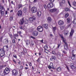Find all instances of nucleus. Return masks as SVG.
<instances>
[{
  "mask_svg": "<svg viewBox=\"0 0 76 76\" xmlns=\"http://www.w3.org/2000/svg\"><path fill=\"white\" fill-rule=\"evenodd\" d=\"M67 23H70V18H68L67 19Z\"/></svg>",
  "mask_w": 76,
  "mask_h": 76,
  "instance_id": "nucleus-26",
  "label": "nucleus"
},
{
  "mask_svg": "<svg viewBox=\"0 0 76 76\" xmlns=\"http://www.w3.org/2000/svg\"><path fill=\"white\" fill-rule=\"evenodd\" d=\"M62 3H63V4H64V3H65V0H63L61 2Z\"/></svg>",
  "mask_w": 76,
  "mask_h": 76,
  "instance_id": "nucleus-49",
  "label": "nucleus"
},
{
  "mask_svg": "<svg viewBox=\"0 0 76 76\" xmlns=\"http://www.w3.org/2000/svg\"><path fill=\"white\" fill-rule=\"evenodd\" d=\"M20 70H22L23 69V66H20Z\"/></svg>",
  "mask_w": 76,
  "mask_h": 76,
  "instance_id": "nucleus-47",
  "label": "nucleus"
},
{
  "mask_svg": "<svg viewBox=\"0 0 76 76\" xmlns=\"http://www.w3.org/2000/svg\"><path fill=\"white\" fill-rule=\"evenodd\" d=\"M25 22H26V23H28V20H27L26 21H25Z\"/></svg>",
  "mask_w": 76,
  "mask_h": 76,
  "instance_id": "nucleus-57",
  "label": "nucleus"
},
{
  "mask_svg": "<svg viewBox=\"0 0 76 76\" xmlns=\"http://www.w3.org/2000/svg\"><path fill=\"white\" fill-rule=\"evenodd\" d=\"M37 15L38 16H40L41 15V12L40 11H39L37 13Z\"/></svg>",
  "mask_w": 76,
  "mask_h": 76,
  "instance_id": "nucleus-24",
  "label": "nucleus"
},
{
  "mask_svg": "<svg viewBox=\"0 0 76 76\" xmlns=\"http://www.w3.org/2000/svg\"><path fill=\"white\" fill-rule=\"evenodd\" d=\"M9 35L10 37L11 38H13V36L12 35V34H9Z\"/></svg>",
  "mask_w": 76,
  "mask_h": 76,
  "instance_id": "nucleus-37",
  "label": "nucleus"
},
{
  "mask_svg": "<svg viewBox=\"0 0 76 76\" xmlns=\"http://www.w3.org/2000/svg\"><path fill=\"white\" fill-rule=\"evenodd\" d=\"M37 0H34V3H35V2H37Z\"/></svg>",
  "mask_w": 76,
  "mask_h": 76,
  "instance_id": "nucleus-56",
  "label": "nucleus"
},
{
  "mask_svg": "<svg viewBox=\"0 0 76 76\" xmlns=\"http://www.w3.org/2000/svg\"><path fill=\"white\" fill-rule=\"evenodd\" d=\"M63 53L64 54H67V52L63 50Z\"/></svg>",
  "mask_w": 76,
  "mask_h": 76,
  "instance_id": "nucleus-38",
  "label": "nucleus"
},
{
  "mask_svg": "<svg viewBox=\"0 0 76 76\" xmlns=\"http://www.w3.org/2000/svg\"><path fill=\"white\" fill-rule=\"evenodd\" d=\"M9 72H10V69L8 68H6L5 69L4 71V73L6 75H7V74H9Z\"/></svg>",
  "mask_w": 76,
  "mask_h": 76,
  "instance_id": "nucleus-2",
  "label": "nucleus"
},
{
  "mask_svg": "<svg viewBox=\"0 0 76 76\" xmlns=\"http://www.w3.org/2000/svg\"><path fill=\"white\" fill-rule=\"evenodd\" d=\"M35 16H33L32 18H30L29 19V20L30 21V22H33L34 20H35Z\"/></svg>",
  "mask_w": 76,
  "mask_h": 76,
  "instance_id": "nucleus-10",
  "label": "nucleus"
},
{
  "mask_svg": "<svg viewBox=\"0 0 76 76\" xmlns=\"http://www.w3.org/2000/svg\"><path fill=\"white\" fill-rule=\"evenodd\" d=\"M13 56L14 57H15V58H17V56H16L15 55H13Z\"/></svg>",
  "mask_w": 76,
  "mask_h": 76,
  "instance_id": "nucleus-50",
  "label": "nucleus"
},
{
  "mask_svg": "<svg viewBox=\"0 0 76 76\" xmlns=\"http://www.w3.org/2000/svg\"><path fill=\"white\" fill-rule=\"evenodd\" d=\"M72 22L74 24H76V18L74 19Z\"/></svg>",
  "mask_w": 76,
  "mask_h": 76,
  "instance_id": "nucleus-28",
  "label": "nucleus"
},
{
  "mask_svg": "<svg viewBox=\"0 0 76 76\" xmlns=\"http://www.w3.org/2000/svg\"><path fill=\"white\" fill-rule=\"evenodd\" d=\"M37 62H39V58H38L37 60Z\"/></svg>",
  "mask_w": 76,
  "mask_h": 76,
  "instance_id": "nucleus-55",
  "label": "nucleus"
},
{
  "mask_svg": "<svg viewBox=\"0 0 76 76\" xmlns=\"http://www.w3.org/2000/svg\"><path fill=\"white\" fill-rule=\"evenodd\" d=\"M33 34L34 36L36 37L38 35V32L37 31H34L33 32Z\"/></svg>",
  "mask_w": 76,
  "mask_h": 76,
  "instance_id": "nucleus-13",
  "label": "nucleus"
},
{
  "mask_svg": "<svg viewBox=\"0 0 76 76\" xmlns=\"http://www.w3.org/2000/svg\"><path fill=\"white\" fill-rule=\"evenodd\" d=\"M73 33H74V30L72 29L71 32L70 33L69 37H72V36H73Z\"/></svg>",
  "mask_w": 76,
  "mask_h": 76,
  "instance_id": "nucleus-11",
  "label": "nucleus"
},
{
  "mask_svg": "<svg viewBox=\"0 0 76 76\" xmlns=\"http://www.w3.org/2000/svg\"><path fill=\"white\" fill-rule=\"evenodd\" d=\"M44 8H45V9H46L47 8V5L46 4H45L44 5Z\"/></svg>",
  "mask_w": 76,
  "mask_h": 76,
  "instance_id": "nucleus-39",
  "label": "nucleus"
},
{
  "mask_svg": "<svg viewBox=\"0 0 76 76\" xmlns=\"http://www.w3.org/2000/svg\"><path fill=\"white\" fill-rule=\"evenodd\" d=\"M31 38H33V39H35V38L32 36H31Z\"/></svg>",
  "mask_w": 76,
  "mask_h": 76,
  "instance_id": "nucleus-59",
  "label": "nucleus"
},
{
  "mask_svg": "<svg viewBox=\"0 0 76 76\" xmlns=\"http://www.w3.org/2000/svg\"><path fill=\"white\" fill-rule=\"evenodd\" d=\"M19 28L20 29H23V27H22V26H20Z\"/></svg>",
  "mask_w": 76,
  "mask_h": 76,
  "instance_id": "nucleus-41",
  "label": "nucleus"
},
{
  "mask_svg": "<svg viewBox=\"0 0 76 76\" xmlns=\"http://www.w3.org/2000/svg\"><path fill=\"white\" fill-rule=\"evenodd\" d=\"M37 30L39 32H42L43 31V28L42 26H39L37 27Z\"/></svg>",
  "mask_w": 76,
  "mask_h": 76,
  "instance_id": "nucleus-5",
  "label": "nucleus"
},
{
  "mask_svg": "<svg viewBox=\"0 0 76 76\" xmlns=\"http://www.w3.org/2000/svg\"><path fill=\"white\" fill-rule=\"evenodd\" d=\"M13 62H14V63H16V61H15V60H13Z\"/></svg>",
  "mask_w": 76,
  "mask_h": 76,
  "instance_id": "nucleus-52",
  "label": "nucleus"
},
{
  "mask_svg": "<svg viewBox=\"0 0 76 76\" xmlns=\"http://www.w3.org/2000/svg\"><path fill=\"white\" fill-rule=\"evenodd\" d=\"M10 21H12L13 20V17L11 16L10 18Z\"/></svg>",
  "mask_w": 76,
  "mask_h": 76,
  "instance_id": "nucleus-34",
  "label": "nucleus"
},
{
  "mask_svg": "<svg viewBox=\"0 0 76 76\" xmlns=\"http://www.w3.org/2000/svg\"><path fill=\"white\" fill-rule=\"evenodd\" d=\"M68 3L69 6H71V5L70 4V2H69V1H68Z\"/></svg>",
  "mask_w": 76,
  "mask_h": 76,
  "instance_id": "nucleus-53",
  "label": "nucleus"
},
{
  "mask_svg": "<svg viewBox=\"0 0 76 76\" xmlns=\"http://www.w3.org/2000/svg\"><path fill=\"white\" fill-rule=\"evenodd\" d=\"M65 44L64 45V49L66 50H67L68 49V45H67V43H65Z\"/></svg>",
  "mask_w": 76,
  "mask_h": 76,
  "instance_id": "nucleus-12",
  "label": "nucleus"
},
{
  "mask_svg": "<svg viewBox=\"0 0 76 76\" xmlns=\"http://www.w3.org/2000/svg\"><path fill=\"white\" fill-rule=\"evenodd\" d=\"M48 68H49V69H52V67H51V66H49Z\"/></svg>",
  "mask_w": 76,
  "mask_h": 76,
  "instance_id": "nucleus-48",
  "label": "nucleus"
},
{
  "mask_svg": "<svg viewBox=\"0 0 76 76\" xmlns=\"http://www.w3.org/2000/svg\"><path fill=\"white\" fill-rule=\"evenodd\" d=\"M23 51L25 53H26V50L25 49H23Z\"/></svg>",
  "mask_w": 76,
  "mask_h": 76,
  "instance_id": "nucleus-54",
  "label": "nucleus"
},
{
  "mask_svg": "<svg viewBox=\"0 0 76 76\" xmlns=\"http://www.w3.org/2000/svg\"><path fill=\"white\" fill-rule=\"evenodd\" d=\"M4 55V49H0V56L2 57Z\"/></svg>",
  "mask_w": 76,
  "mask_h": 76,
  "instance_id": "nucleus-3",
  "label": "nucleus"
},
{
  "mask_svg": "<svg viewBox=\"0 0 76 76\" xmlns=\"http://www.w3.org/2000/svg\"><path fill=\"white\" fill-rule=\"evenodd\" d=\"M48 46H47V45H45L44 47L45 50V51L46 50H47L48 49ZM45 51H44V52H45L46 53H47V54H48V52H47Z\"/></svg>",
  "mask_w": 76,
  "mask_h": 76,
  "instance_id": "nucleus-17",
  "label": "nucleus"
},
{
  "mask_svg": "<svg viewBox=\"0 0 76 76\" xmlns=\"http://www.w3.org/2000/svg\"><path fill=\"white\" fill-rule=\"evenodd\" d=\"M70 67H71V68L72 69H75V67L74 66H73V65L70 66Z\"/></svg>",
  "mask_w": 76,
  "mask_h": 76,
  "instance_id": "nucleus-40",
  "label": "nucleus"
},
{
  "mask_svg": "<svg viewBox=\"0 0 76 76\" xmlns=\"http://www.w3.org/2000/svg\"><path fill=\"white\" fill-rule=\"evenodd\" d=\"M56 58V57H55V56H53L52 57V58L50 59V60H53H53H55Z\"/></svg>",
  "mask_w": 76,
  "mask_h": 76,
  "instance_id": "nucleus-25",
  "label": "nucleus"
},
{
  "mask_svg": "<svg viewBox=\"0 0 76 76\" xmlns=\"http://www.w3.org/2000/svg\"><path fill=\"white\" fill-rule=\"evenodd\" d=\"M4 44H7L8 43V39H5L3 42Z\"/></svg>",
  "mask_w": 76,
  "mask_h": 76,
  "instance_id": "nucleus-15",
  "label": "nucleus"
},
{
  "mask_svg": "<svg viewBox=\"0 0 76 76\" xmlns=\"http://www.w3.org/2000/svg\"><path fill=\"white\" fill-rule=\"evenodd\" d=\"M60 45L58 44V48L59 47H60Z\"/></svg>",
  "mask_w": 76,
  "mask_h": 76,
  "instance_id": "nucleus-61",
  "label": "nucleus"
},
{
  "mask_svg": "<svg viewBox=\"0 0 76 76\" xmlns=\"http://www.w3.org/2000/svg\"><path fill=\"white\" fill-rule=\"evenodd\" d=\"M68 32H69L68 31H64V35H67L68 34Z\"/></svg>",
  "mask_w": 76,
  "mask_h": 76,
  "instance_id": "nucleus-29",
  "label": "nucleus"
},
{
  "mask_svg": "<svg viewBox=\"0 0 76 76\" xmlns=\"http://www.w3.org/2000/svg\"><path fill=\"white\" fill-rule=\"evenodd\" d=\"M14 35L15 36V37H18V35L17 34H15Z\"/></svg>",
  "mask_w": 76,
  "mask_h": 76,
  "instance_id": "nucleus-60",
  "label": "nucleus"
},
{
  "mask_svg": "<svg viewBox=\"0 0 76 76\" xmlns=\"http://www.w3.org/2000/svg\"><path fill=\"white\" fill-rule=\"evenodd\" d=\"M13 75L16 76L18 75V72L15 69L13 70L12 71Z\"/></svg>",
  "mask_w": 76,
  "mask_h": 76,
  "instance_id": "nucleus-6",
  "label": "nucleus"
},
{
  "mask_svg": "<svg viewBox=\"0 0 76 76\" xmlns=\"http://www.w3.org/2000/svg\"><path fill=\"white\" fill-rule=\"evenodd\" d=\"M62 4H63V3H62V2H60V6H61L62 5Z\"/></svg>",
  "mask_w": 76,
  "mask_h": 76,
  "instance_id": "nucleus-51",
  "label": "nucleus"
},
{
  "mask_svg": "<svg viewBox=\"0 0 76 76\" xmlns=\"http://www.w3.org/2000/svg\"><path fill=\"white\" fill-rule=\"evenodd\" d=\"M58 24L59 25H61V26L63 25L64 24V22H63L62 20H59L58 22Z\"/></svg>",
  "mask_w": 76,
  "mask_h": 76,
  "instance_id": "nucleus-14",
  "label": "nucleus"
},
{
  "mask_svg": "<svg viewBox=\"0 0 76 76\" xmlns=\"http://www.w3.org/2000/svg\"><path fill=\"white\" fill-rule=\"evenodd\" d=\"M53 66V64L52 63H50V66L51 67L52 69H55V68H54V66Z\"/></svg>",
  "mask_w": 76,
  "mask_h": 76,
  "instance_id": "nucleus-22",
  "label": "nucleus"
},
{
  "mask_svg": "<svg viewBox=\"0 0 76 76\" xmlns=\"http://www.w3.org/2000/svg\"><path fill=\"white\" fill-rule=\"evenodd\" d=\"M23 13H26V12H27V8L25 7H24L23 8Z\"/></svg>",
  "mask_w": 76,
  "mask_h": 76,
  "instance_id": "nucleus-20",
  "label": "nucleus"
},
{
  "mask_svg": "<svg viewBox=\"0 0 76 76\" xmlns=\"http://www.w3.org/2000/svg\"><path fill=\"white\" fill-rule=\"evenodd\" d=\"M18 9H19L20 8H21L23 7V5H22L21 4H19L18 5Z\"/></svg>",
  "mask_w": 76,
  "mask_h": 76,
  "instance_id": "nucleus-21",
  "label": "nucleus"
},
{
  "mask_svg": "<svg viewBox=\"0 0 76 76\" xmlns=\"http://www.w3.org/2000/svg\"><path fill=\"white\" fill-rule=\"evenodd\" d=\"M66 67L67 69V70H69H69H70L69 69V67H68V66H67V65H66Z\"/></svg>",
  "mask_w": 76,
  "mask_h": 76,
  "instance_id": "nucleus-46",
  "label": "nucleus"
},
{
  "mask_svg": "<svg viewBox=\"0 0 76 76\" xmlns=\"http://www.w3.org/2000/svg\"><path fill=\"white\" fill-rule=\"evenodd\" d=\"M31 11L33 13H36L37 12V8L35 7H33L31 8Z\"/></svg>",
  "mask_w": 76,
  "mask_h": 76,
  "instance_id": "nucleus-4",
  "label": "nucleus"
},
{
  "mask_svg": "<svg viewBox=\"0 0 76 76\" xmlns=\"http://www.w3.org/2000/svg\"><path fill=\"white\" fill-rule=\"evenodd\" d=\"M40 42H41L42 43H43V39H42V40H40Z\"/></svg>",
  "mask_w": 76,
  "mask_h": 76,
  "instance_id": "nucleus-58",
  "label": "nucleus"
},
{
  "mask_svg": "<svg viewBox=\"0 0 76 76\" xmlns=\"http://www.w3.org/2000/svg\"><path fill=\"white\" fill-rule=\"evenodd\" d=\"M56 29H57V28L56 27H53V30L54 33L55 31L56 30Z\"/></svg>",
  "mask_w": 76,
  "mask_h": 76,
  "instance_id": "nucleus-27",
  "label": "nucleus"
},
{
  "mask_svg": "<svg viewBox=\"0 0 76 76\" xmlns=\"http://www.w3.org/2000/svg\"><path fill=\"white\" fill-rule=\"evenodd\" d=\"M4 11H5V9L4 8L3 6H2L1 5H0V12L1 15L2 16L4 15Z\"/></svg>",
  "mask_w": 76,
  "mask_h": 76,
  "instance_id": "nucleus-1",
  "label": "nucleus"
},
{
  "mask_svg": "<svg viewBox=\"0 0 76 76\" xmlns=\"http://www.w3.org/2000/svg\"><path fill=\"white\" fill-rule=\"evenodd\" d=\"M61 69L60 67H58L57 69V70L58 72H60V71H61Z\"/></svg>",
  "mask_w": 76,
  "mask_h": 76,
  "instance_id": "nucleus-33",
  "label": "nucleus"
},
{
  "mask_svg": "<svg viewBox=\"0 0 76 76\" xmlns=\"http://www.w3.org/2000/svg\"><path fill=\"white\" fill-rule=\"evenodd\" d=\"M24 23V18L21 19L19 22L20 25H23Z\"/></svg>",
  "mask_w": 76,
  "mask_h": 76,
  "instance_id": "nucleus-8",
  "label": "nucleus"
},
{
  "mask_svg": "<svg viewBox=\"0 0 76 76\" xmlns=\"http://www.w3.org/2000/svg\"><path fill=\"white\" fill-rule=\"evenodd\" d=\"M20 76H21V75H22V72H20L19 73Z\"/></svg>",
  "mask_w": 76,
  "mask_h": 76,
  "instance_id": "nucleus-64",
  "label": "nucleus"
},
{
  "mask_svg": "<svg viewBox=\"0 0 76 76\" xmlns=\"http://www.w3.org/2000/svg\"><path fill=\"white\" fill-rule=\"evenodd\" d=\"M57 11V9L56 8L53 9H51L50 10V12H56Z\"/></svg>",
  "mask_w": 76,
  "mask_h": 76,
  "instance_id": "nucleus-16",
  "label": "nucleus"
},
{
  "mask_svg": "<svg viewBox=\"0 0 76 76\" xmlns=\"http://www.w3.org/2000/svg\"><path fill=\"white\" fill-rule=\"evenodd\" d=\"M72 56H73L72 57H75L76 55L75 54H72Z\"/></svg>",
  "mask_w": 76,
  "mask_h": 76,
  "instance_id": "nucleus-62",
  "label": "nucleus"
},
{
  "mask_svg": "<svg viewBox=\"0 0 76 76\" xmlns=\"http://www.w3.org/2000/svg\"><path fill=\"white\" fill-rule=\"evenodd\" d=\"M17 14L18 16H21L22 15V12L21 10L18 11Z\"/></svg>",
  "mask_w": 76,
  "mask_h": 76,
  "instance_id": "nucleus-9",
  "label": "nucleus"
},
{
  "mask_svg": "<svg viewBox=\"0 0 76 76\" xmlns=\"http://www.w3.org/2000/svg\"><path fill=\"white\" fill-rule=\"evenodd\" d=\"M28 64L30 66H32V64H31V62H29Z\"/></svg>",
  "mask_w": 76,
  "mask_h": 76,
  "instance_id": "nucleus-43",
  "label": "nucleus"
},
{
  "mask_svg": "<svg viewBox=\"0 0 76 76\" xmlns=\"http://www.w3.org/2000/svg\"><path fill=\"white\" fill-rule=\"evenodd\" d=\"M3 37H1L0 38V42H2V39H3Z\"/></svg>",
  "mask_w": 76,
  "mask_h": 76,
  "instance_id": "nucleus-36",
  "label": "nucleus"
},
{
  "mask_svg": "<svg viewBox=\"0 0 76 76\" xmlns=\"http://www.w3.org/2000/svg\"><path fill=\"white\" fill-rule=\"evenodd\" d=\"M61 38L62 39V40H63V42H64L65 44V43H67V42H66V39H64V38L63 37L61 36Z\"/></svg>",
  "mask_w": 76,
  "mask_h": 76,
  "instance_id": "nucleus-18",
  "label": "nucleus"
},
{
  "mask_svg": "<svg viewBox=\"0 0 76 76\" xmlns=\"http://www.w3.org/2000/svg\"><path fill=\"white\" fill-rule=\"evenodd\" d=\"M7 11H5V15H7Z\"/></svg>",
  "mask_w": 76,
  "mask_h": 76,
  "instance_id": "nucleus-63",
  "label": "nucleus"
},
{
  "mask_svg": "<svg viewBox=\"0 0 76 76\" xmlns=\"http://www.w3.org/2000/svg\"><path fill=\"white\" fill-rule=\"evenodd\" d=\"M73 5L75 7H76V2H73Z\"/></svg>",
  "mask_w": 76,
  "mask_h": 76,
  "instance_id": "nucleus-30",
  "label": "nucleus"
},
{
  "mask_svg": "<svg viewBox=\"0 0 76 76\" xmlns=\"http://www.w3.org/2000/svg\"><path fill=\"white\" fill-rule=\"evenodd\" d=\"M53 6V3H49L47 5V7L48 9H51L52 8Z\"/></svg>",
  "mask_w": 76,
  "mask_h": 76,
  "instance_id": "nucleus-7",
  "label": "nucleus"
},
{
  "mask_svg": "<svg viewBox=\"0 0 76 76\" xmlns=\"http://www.w3.org/2000/svg\"><path fill=\"white\" fill-rule=\"evenodd\" d=\"M71 59L72 60H75V57H71Z\"/></svg>",
  "mask_w": 76,
  "mask_h": 76,
  "instance_id": "nucleus-44",
  "label": "nucleus"
},
{
  "mask_svg": "<svg viewBox=\"0 0 76 76\" xmlns=\"http://www.w3.org/2000/svg\"><path fill=\"white\" fill-rule=\"evenodd\" d=\"M55 0H50V1L51 3H53L54 1Z\"/></svg>",
  "mask_w": 76,
  "mask_h": 76,
  "instance_id": "nucleus-42",
  "label": "nucleus"
},
{
  "mask_svg": "<svg viewBox=\"0 0 76 76\" xmlns=\"http://www.w3.org/2000/svg\"><path fill=\"white\" fill-rule=\"evenodd\" d=\"M12 42L13 43V44H15V40L14 39L13 40V39L12 40Z\"/></svg>",
  "mask_w": 76,
  "mask_h": 76,
  "instance_id": "nucleus-45",
  "label": "nucleus"
},
{
  "mask_svg": "<svg viewBox=\"0 0 76 76\" xmlns=\"http://www.w3.org/2000/svg\"><path fill=\"white\" fill-rule=\"evenodd\" d=\"M65 11H66V12L67 11H70V9L67 8H66L65 9Z\"/></svg>",
  "mask_w": 76,
  "mask_h": 76,
  "instance_id": "nucleus-31",
  "label": "nucleus"
},
{
  "mask_svg": "<svg viewBox=\"0 0 76 76\" xmlns=\"http://www.w3.org/2000/svg\"><path fill=\"white\" fill-rule=\"evenodd\" d=\"M43 27L45 28V29H48V24H44L43 25Z\"/></svg>",
  "mask_w": 76,
  "mask_h": 76,
  "instance_id": "nucleus-19",
  "label": "nucleus"
},
{
  "mask_svg": "<svg viewBox=\"0 0 76 76\" xmlns=\"http://www.w3.org/2000/svg\"><path fill=\"white\" fill-rule=\"evenodd\" d=\"M52 53L53 54H54V55H56V53L54 51H52Z\"/></svg>",
  "mask_w": 76,
  "mask_h": 76,
  "instance_id": "nucleus-32",
  "label": "nucleus"
},
{
  "mask_svg": "<svg viewBox=\"0 0 76 76\" xmlns=\"http://www.w3.org/2000/svg\"><path fill=\"white\" fill-rule=\"evenodd\" d=\"M47 20L48 22H51V18L50 17H48L47 18Z\"/></svg>",
  "mask_w": 76,
  "mask_h": 76,
  "instance_id": "nucleus-23",
  "label": "nucleus"
},
{
  "mask_svg": "<svg viewBox=\"0 0 76 76\" xmlns=\"http://www.w3.org/2000/svg\"><path fill=\"white\" fill-rule=\"evenodd\" d=\"M69 16V14H66L65 15V18H67Z\"/></svg>",
  "mask_w": 76,
  "mask_h": 76,
  "instance_id": "nucleus-35",
  "label": "nucleus"
}]
</instances>
